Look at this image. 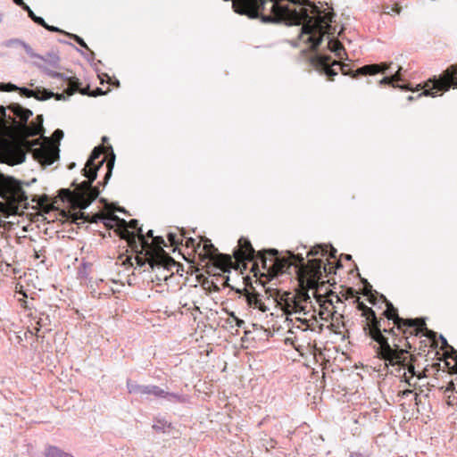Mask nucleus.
<instances>
[{
  "label": "nucleus",
  "mask_w": 457,
  "mask_h": 457,
  "mask_svg": "<svg viewBox=\"0 0 457 457\" xmlns=\"http://www.w3.org/2000/svg\"><path fill=\"white\" fill-rule=\"evenodd\" d=\"M303 311L304 308L299 303H295V312H301Z\"/></svg>",
  "instance_id": "864d4df0"
},
{
  "label": "nucleus",
  "mask_w": 457,
  "mask_h": 457,
  "mask_svg": "<svg viewBox=\"0 0 457 457\" xmlns=\"http://www.w3.org/2000/svg\"><path fill=\"white\" fill-rule=\"evenodd\" d=\"M151 251V246L147 249V250H143V248L141 249V253H143V252H145V255L147 257V260H145L143 257H140V256H137L136 257V262H137V264L139 266V267H143L145 265V263H148L149 264V260L151 257H154L153 254H151L150 253Z\"/></svg>",
  "instance_id": "e433bc0d"
},
{
  "label": "nucleus",
  "mask_w": 457,
  "mask_h": 457,
  "mask_svg": "<svg viewBox=\"0 0 457 457\" xmlns=\"http://www.w3.org/2000/svg\"><path fill=\"white\" fill-rule=\"evenodd\" d=\"M126 385L129 394L143 395L144 385H139L131 379H128Z\"/></svg>",
  "instance_id": "2f4dec72"
},
{
  "label": "nucleus",
  "mask_w": 457,
  "mask_h": 457,
  "mask_svg": "<svg viewBox=\"0 0 457 457\" xmlns=\"http://www.w3.org/2000/svg\"><path fill=\"white\" fill-rule=\"evenodd\" d=\"M117 212L125 213V212H126V210H125V208H124V207H119V208L117 209Z\"/></svg>",
  "instance_id": "774afa93"
},
{
  "label": "nucleus",
  "mask_w": 457,
  "mask_h": 457,
  "mask_svg": "<svg viewBox=\"0 0 457 457\" xmlns=\"http://www.w3.org/2000/svg\"><path fill=\"white\" fill-rule=\"evenodd\" d=\"M40 60L44 61L53 68H60V56L54 52L47 53L45 56L43 55V59Z\"/></svg>",
  "instance_id": "393cba45"
},
{
  "label": "nucleus",
  "mask_w": 457,
  "mask_h": 457,
  "mask_svg": "<svg viewBox=\"0 0 457 457\" xmlns=\"http://www.w3.org/2000/svg\"><path fill=\"white\" fill-rule=\"evenodd\" d=\"M28 196L21 181L0 173V212L8 216L18 211L19 204L26 203Z\"/></svg>",
  "instance_id": "7ed1b4c3"
},
{
  "label": "nucleus",
  "mask_w": 457,
  "mask_h": 457,
  "mask_svg": "<svg viewBox=\"0 0 457 457\" xmlns=\"http://www.w3.org/2000/svg\"><path fill=\"white\" fill-rule=\"evenodd\" d=\"M310 263L316 273V275H321L324 273H331V269H328L326 265L323 264V261L320 259H314L310 261Z\"/></svg>",
  "instance_id": "b1692460"
},
{
  "label": "nucleus",
  "mask_w": 457,
  "mask_h": 457,
  "mask_svg": "<svg viewBox=\"0 0 457 457\" xmlns=\"http://www.w3.org/2000/svg\"><path fill=\"white\" fill-rule=\"evenodd\" d=\"M350 457H362L360 453H351Z\"/></svg>",
  "instance_id": "0e129e2a"
},
{
  "label": "nucleus",
  "mask_w": 457,
  "mask_h": 457,
  "mask_svg": "<svg viewBox=\"0 0 457 457\" xmlns=\"http://www.w3.org/2000/svg\"><path fill=\"white\" fill-rule=\"evenodd\" d=\"M270 257L269 266L270 269L267 271H274L275 273H283L287 271L292 265L304 264V258L301 253L295 254L293 252L288 253V258L281 257L278 255V251L275 248H270L268 250Z\"/></svg>",
  "instance_id": "1a4fd4ad"
},
{
  "label": "nucleus",
  "mask_w": 457,
  "mask_h": 457,
  "mask_svg": "<svg viewBox=\"0 0 457 457\" xmlns=\"http://www.w3.org/2000/svg\"><path fill=\"white\" fill-rule=\"evenodd\" d=\"M310 61L316 70L325 74L330 79H333V78L337 75V72L333 69V66L340 64L337 61L331 62L330 56L323 55L316 52L311 57Z\"/></svg>",
  "instance_id": "f8f14e48"
},
{
  "label": "nucleus",
  "mask_w": 457,
  "mask_h": 457,
  "mask_svg": "<svg viewBox=\"0 0 457 457\" xmlns=\"http://www.w3.org/2000/svg\"><path fill=\"white\" fill-rule=\"evenodd\" d=\"M154 243L158 247V251L160 252V256L151 257L149 262V266L152 270L157 268L158 270L162 269L169 270L170 266H176L177 263L173 258L168 255L164 250L163 246H166L165 241L162 237L158 236L154 237Z\"/></svg>",
  "instance_id": "9b49d317"
},
{
  "label": "nucleus",
  "mask_w": 457,
  "mask_h": 457,
  "mask_svg": "<svg viewBox=\"0 0 457 457\" xmlns=\"http://www.w3.org/2000/svg\"><path fill=\"white\" fill-rule=\"evenodd\" d=\"M87 179L80 183L73 181L72 187L74 190L62 189L69 196V200L74 205L75 208L79 211L86 210L100 195V190L97 187H93V182L97 177V168H93L92 173H83ZM77 219H84L85 213L79 212L77 213Z\"/></svg>",
  "instance_id": "f03ea898"
},
{
  "label": "nucleus",
  "mask_w": 457,
  "mask_h": 457,
  "mask_svg": "<svg viewBox=\"0 0 457 457\" xmlns=\"http://www.w3.org/2000/svg\"><path fill=\"white\" fill-rule=\"evenodd\" d=\"M269 13L262 15V23H285L287 25H300V37L307 35L306 43L313 51L321 45L324 36H334L337 27L336 14L333 9L318 6L311 0H265Z\"/></svg>",
  "instance_id": "f257e3e1"
},
{
  "label": "nucleus",
  "mask_w": 457,
  "mask_h": 457,
  "mask_svg": "<svg viewBox=\"0 0 457 457\" xmlns=\"http://www.w3.org/2000/svg\"><path fill=\"white\" fill-rule=\"evenodd\" d=\"M53 98H55L56 100H65V96L63 94L61 93H54Z\"/></svg>",
  "instance_id": "5fc2aeb1"
},
{
  "label": "nucleus",
  "mask_w": 457,
  "mask_h": 457,
  "mask_svg": "<svg viewBox=\"0 0 457 457\" xmlns=\"http://www.w3.org/2000/svg\"><path fill=\"white\" fill-rule=\"evenodd\" d=\"M393 64V62H381L379 63L378 65H380V69L381 70H385V73L390 69L391 65Z\"/></svg>",
  "instance_id": "3c124183"
},
{
  "label": "nucleus",
  "mask_w": 457,
  "mask_h": 457,
  "mask_svg": "<svg viewBox=\"0 0 457 457\" xmlns=\"http://www.w3.org/2000/svg\"><path fill=\"white\" fill-rule=\"evenodd\" d=\"M341 71L344 75H348L352 78H357L360 75H375L378 73H385V70L380 69V65L378 64H367L358 68L355 71L348 69V64L341 65Z\"/></svg>",
  "instance_id": "4468645a"
},
{
  "label": "nucleus",
  "mask_w": 457,
  "mask_h": 457,
  "mask_svg": "<svg viewBox=\"0 0 457 457\" xmlns=\"http://www.w3.org/2000/svg\"><path fill=\"white\" fill-rule=\"evenodd\" d=\"M63 136H64L63 131L60 129H57L54 131L52 137H53V139L59 142L61 139H62Z\"/></svg>",
  "instance_id": "c03bdc74"
},
{
  "label": "nucleus",
  "mask_w": 457,
  "mask_h": 457,
  "mask_svg": "<svg viewBox=\"0 0 457 457\" xmlns=\"http://www.w3.org/2000/svg\"><path fill=\"white\" fill-rule=\"evenodd\" d=\"M104 94H105V92H104V91H103V89H102V88L97 87V88H96V94L95 96H97V95H104Z\"/></svg>",
  "instance_id": "e2e57ef3"
},
{
  "label": "nucleus",
  "mask_w": 457,
  "mask_h": 457,
  "mask_svg": "<svg viewBox=\"0 0 457 457\" xmlns=\"http://www.w3.org/2000/svg\"><path fill=\"white\" fill-rule=\"evenodd\" d=\"M440 340H441L443 347L450 349V352L448 353L447 357L451 358L453 360H456L457 359V351L453 346L449 345L447 340L445 339V337L444 336L440 335Z\"/></svg>",
  "instance_id": "f704fd0d"
},
{
  "label": "nucleus",
  "mask_w": 457,
  "mask_h": 457,
  "mask_svg": "<svg viewBox=\"0 0 457 457\" xmlns=\"http://www.w3.org/2000/svg\"><path fill=\"white\" fill-rule=\"evenodd\" d=\"M65 34L69 37L74 39L77 42V44H79L81 47L87 49V55L90 56L91 58H94L95 53L88 48L87 45L86 44V42L84 41V39L82 37H80L79 36H78L76 34H71V33H65Z\"/></svg>",
  "instance_id": "473e14b6"
},
{
  "label": "nucleus",
  "mask_w": 457,
  "mask_h": 457,
  "mask_svg": "<svg viewBox=\"0 0 457 457\" xmlns=\"http://www.w3.org/2000/svg\"><path fill=\"white\" fill-rule=\"evenodd\" d=\"M21 8L28 12L29 17L35 23H37V25H46V21L42 17L37 16L26 3L25 5H23Z\"/></svg>",
  "instance_id": "72a5a7b5"
},
{
  "label": "nucleus",
  "mask_w": 457,
  "mask_h": 457,
  "mask_svg": "<svg viewBox=\"0 0 457 457\" xmlns=\"http://www.w3.org/2000/svg\"><path fill=\"white\" fill-rule=\"evenodd\" d=\"M21 46L23 47V49L25 50L27 54L29 56H30L31 58L43 59V55L38 54L36 52H34L32 47L29 45H28L27 43H25V42L21 43Z\"/></svg>",
  "instance_id": "4c0bfd02"
},
{
  "label": "nucleus",
  "mask_w": 457,
  "mask_h": 457,
  "mask_svg": "<svg viewBox=\"0 0 457 457\" xmlns=\"http://www.w3.org/2000/svg\"><path fill=\"white\" fill-rule=\"evenodd\" d=\"M0 88L5 92H13V91H17L18 86H16L15 84H12V82L0 83Z\"/></svg>",
  "instance_id": "ea45409f"
},
{
  "label": "nucleus",
  "mask_w": 457,
  "mask_h": 457,
  "mask_svg": "<svg viewBox=\"0 0 457 457\" xmlns=\"http://www.w3.org/2000/svg\"><path fill=\"white\" fill-rule=\"evenodd\" d=\"M43 127V115H37L36 118V122L26 125V134L29 137H34L37 135H40L44 132Z\"/></svg>",
  "instance_id": "aec40b11"
},
{
  "label": "nucleus",
  "mask_w": 457,
  "mask_h": 457,
  "mask_svg": "<svg viewBox=\"0 0 457 457\" xmlns=\"http://www.w3.org/2000/svg\"><path fill=\"white\" fill-rule=\"evenodd\" d=\"M17 92H19V94L21 96H24L27 98L33 97V96L35 95V90L28 88L26 87H18Z\"/></svg>",
  "instance_id": "58836bf2"
},
{
  "label": "nucleus",
  "mask_w": 457,
  "mask_h": 457,
  "mask_svg": "<svg viewBox=\"0 0 457 457\" xmlns=\"http://www.w3.org/2000/svg\"><path fill=\"white\" fill-rule=\"evenodd\" d=\"M164 394V390L155 385H144L143 395H153L157 398H161Z\"/></svg>",
  "instance_id": "bb28decb"
},
{
  "label": "nucleus",
  "mask_w": 457,
  "mask_h": 457,
  "mask_svg": "<svg viewBox=\"0 0 457 457\" xmlns=\"http://www.w3.org/2000/svg\"><path fill=\"white\" fill-rule=\"evenodd\" d=\"M112 167H113V162H109L107 164L108 170H107V172H106V174L104 176L105 183H107V181L109 180V179L112 176Z\"/></svg>",
  "instance_id": "09e8293b"
},
{
  "label": "nucleus",
  "mask_w": 457,
  "mask_h": 457,
  "mask_svg": "<svg viewBox=\"0 0 457 457\" xmlns=\"http://www.w3.org/2000/svg\"><path fill=\"white\" fill-rule=\"evenodd\" d=\"M26 159V155L23 152H21L16 160L13 162V164H20V163H22Z\"/></svg>",
  "instance_id": "8fccbe9b"
},
{
  "label": "nucleus",
  "mask_w": 457,
  "mask_h": 457,
  "mask_svg": "<svg viewBox=\"0 0 457 457\" xmlns=\"http://www.w3.org/2000/svg\"><path fill=\"white\" fill-rule=\"evenodd\" d=\"M411 394H413V391L410 390V389H406L403 392V395L405 396H408L409 395H411Z\"/></svg>",
  "instance_id": "680f3d73"
},
{
  "label": "nucleus",
  "mask_w": 457,
  "mask_h": 457,
  "mask_svg": "<svg viewBox=\"0 0 457 457\" xmlns=\"http://www.w3.org/2000/svg\"><path fill=\"white\" fill-rule=\"evenodd\" d=\"M18 6H20L21 8L25 5V3L23 0H12Z\"/></svg>",
  "instance_id": "13d9d810"
},
{
  "label": "nucleus",
  "mask_w": 457,
  "mask_h": 457,
  "mask_svg": "<svg viewBox=\"0 0 457 457\" xmlns=\"http://www.w3.org/2000/svg\"><path fill=\"white\" fill-rule=\"evenodd\" d=\"M122 227H127L132 229H137V236L138 237V243L143 248V250H147L150 247V243L147 241L146 237L143 234L142 227H138V220L136 219L130 220L127 222L126 225H121Z\"/></svg>",
  "instance_id": "6ab92c4d"
},
{
  "label": "nucleus",
  "mask_w": 457,
  "mask_h": 457,
  "mask_svg": "<svg viewBox=\"0 0 457 457\" xmlns=\"http://www.w3.org/2000/svg\"><path fill=\"white\" fill-rule=\"evenodd\" d=\"M21 43H24L23 41L20 40V39H10L8 40L6 43H5V46H21Z\"/></svg>",
  "instance_id": "de8ad7c7"
},
{
  "label": "nucleus",
  "mask_w": 457,
  "mask_h": 457,
  "mask_svg": "<svg viewBox=\"0 0 457 457\" xmlns=\"http://www.w3.org/2000/svg\"><path fill=\"white\" fill-rule=\"evenodd\" d=\"M328 246L326 245H317L313 247H312L308 253H307V255H311V256H316L318 254H320L322 256H325V255H328Z\"/></svg>",
  "instance_id": "c756f323"
},
{
  "label": "nucleus",
  "mask_w": 457,
  "mask_h": 457,
  "mask_svg": "<svg viewBox=\"0 0 457 457\" xmlns=\"http://www.w3.org/2000/svg\"><path fill=\"white\" fill-rule=\"evenodd\" d=\"M398 87L402 88V89H405V90H412L411 87H406L405 85H397Z\"/></svg>",
  "instance_id": "69168bd1"
},
{
  "label": "nucleus",
  "mask_w": 457,
  "mask_h": 457,
  "mask_svg": "<svg viewBox=\"0 0 457 457\" xmlns=\"http://www.w3.org/2000/svg\"><path fill=\"white\" fill-rule=\"evenodd\" d=\"M267 253L269 254L268 250L256 252L251 242L245 237H241L238 240V247L233 252V255L237 260L260 262L262 268L266 270L270 269V267H268L270 258L266 256Z\"/></svg>",
  "instance_id": "6e6552de"
},
{
  "label": "nucleus",
  "mask_w": 457,
  "mask_h": 457,
  "mask_svg": "<svg viewBox=\"0 0 457 457\" xmlns=\"http://www.w3.org/2000/svg\"><path fill=\"white\" fill-rule=\"evenodd\" d=\"M357 308L359 311H361L362 315L366 317L367 327H369L368 334L379 345L381 356H387V358L392 356L391 345L388 343V338L383 335L381 330V321L377 318L374 310L368 307L363 303H359Z\"/></svg>",
  "instance_id": "39448f33"
},
{
  "label": "nucleus",
  "mask_w": 457,
  "mask_h": 457,
  "mask_svg": "<svg viewBox=\"0 0 457 457\" xmlns=\"http://www.w3.org/2000/svg\"><path fill=\"white\" fill-rule=\"evenodd\" d=\"M7 110L11 112L17 119L23 123L24 132L26 133V125L29 119L33 115V112L26 107H23L18 103H12L7 106Z\"/></svg>",
  "instance_id": "2eb2a0df"
},
{
  "label": "nucleus",
  "mask_w": 457,
  "mask_h": 457,
  "mask_svg": "<svg viewBox=\"0 0 457 457\" xmlns=\"http://www.w3.org/2000/svg\"><path fill=\"white\" fill-rule=\"evenodd\" d=\"M230 317L235 320L237 327L242 328L245 325V321L237 317L234 312L230 313Z\"/></svg>",
  "instance_id": "a18cd8bd"
},
{
  "label": "nucleus",
  "mask_w": 457,
  "mask_h": 457,
  "mask_svg": "<svg viewBox=\"0 0 457 457\" xmlns=\"http://www.w3.org/2000/svg\"><path fill=\"white\" fill-rule=\"evenodd\" d=\"M195 239L193 237H188L186 239V245L187 247L194 246L195 245Z\"/></svg>",
  "instance_id": "603ef678"
},
{
  "label": "nucleus",
  "mask_w": 457,
  "mask_h": 457,
  "mask_svg": "<svg viewBox=\"0 0 457 457\" xmlns=\"http://www.w3.org/2000/svg\"><path fill=\"white\" fill-rule=\"evenodd\" d=\"M167 237L172 245L178 246L179 245L182 244L184 235L183 234L178 235L176 233L170 232V233H168Z\"/></svg>",
  "instance_id": "c9c22d12"
},
{
  "label": "nucleus",
  "mask_w": 457,
  "mask_h": 457,
  "mask_svg": "<svg viewBox=\"0 0 457 457\" xmlns=\"http://www.w3.org/2000/svg\"><path fill=\"white\" fill-rule=\"evenodd\" d=\"M171 428V423L168 422L164 419H156L155 422L153 425V429H154L156 432L160 433H165L167 428Z\"/></svg>",
  "instance_id": "c85d7f7f"
},
{
  "label": "nucleus",
  "mask_w": 457,
  "mask_h": 457,
  "mask_svg": "<svg viewBox=\"0 0 457 457\" xmlns=\"http://www.w3.org/2000/svg\"><path fill=\"white\" fill-rule=\"evenodd\" d=\"M245 298L250 307L258 309L262 312H265L269 310V308L262 302V295L256 291H246Z\"/></svg>",
  "instance_id": "a211bd4d"
},
{
  "label": "nucleus",
  "mask_w": 457,
  "mask_h": 457,
  "mask_svg": "<svg viewBox=\"0 0 457 457\" xmlns=\"http://www.w3.org/2000/svg\"><path fill=\"white\" fill-rule=\"evenodd\" d=\"M101 222H103L106 227H112L114 225H126L127 221L124 219H120L115 214H108L104 215L101 218Z\"/></svg>",
  "instance_id": "4be33fe9"
},
{
  "label": "nucleus",
  "mask_w": 457,
  "mask_h": 457,
  "mask_svg": "<svg viewBox=\"0 0 457 457\" xmlns=\"http://www.w3.org/2000/svg\"><path fill=\"white\" fill-rule=\"evenodd\" d=\"M34 65L36 67H37L43 73H45L48 77H51L54 79H59L63 81H66L69 86V88L67 90V93L69 96H71L81 86V82L76 77H69L64 73L54 71L49 69L46 65L42 64V63L34 62Z\"/></svg>",
  "instance_id": "ddd939ff"
},
{
  "label": "nucleus",
  "mask_w": 457,
  "mask_h": 457,
  "mask_svg": "<svg viewBox=\"0 0 457 457\" xmlns=\"http://www.w3.org/2000/svg\"><path fill=\"white\" fill-rule=\"evenodd\" d=\"M161 398L165 399L169 403H185L187 402V397L182 394L179 393H170L164 390V394H162V396Z\"/></svg>",
  "instance_id": "412c9836"
},
{
  "label": "nucleus",
  "mask_w": 457,
  "mask_h": 457,
  "mask_svg": "<svg viewBox=\"0 0 457 457\" xmlns=\"http://www.w3.org/2000/svg\"><path fill=\"white\" fill-rule=\"evenodd\" d=\"M34 258L35 259H39L40 258V254H39V253L37 250H34Z\"/></svg>",
  "instance_id": "338daca9"
},
{
  "label": "nucleus",
  "mask_w": 457,
  "mask_h": 457,
  "mask_svg": "<svg viewBox=\"0 0 457 457\" xmlns=\"http://www.w3.org/2000/svg\"><path fill=\"white\" fill-rule=\"evenodd\" d=\"M386 303V309L384 311L383 315L389 320H393L394 324L399 330L404 334L408 328H413L415 336L421 334L429 338H435L436 333L427 328L425 320L422 319H403L398 315V311L394 307L393 303L389 302L383 295H381Z\"/></svg>",
  "instance_id": "20e7f679"
},
{
  "label": "nucleus",
  "mask_w": 457,
  "mask_h": 457,
  "mask_svg": "<svg viewBox=\"0 0 457 457\" xmlns=\"http://www.w3.org/2000/svg\"><path fill=\"white\" fill-rule=\"evenodd\" d=\"M383 331H384L385 333L389 334V335H393V336L395 335V331H394V329H393V328H389V329L384 328V330H383Z\"/></svg>",
  "instance_id": "052dcab7"
},
{
  "label": "nucleus",
  "mask_w": 457,
  "mask_h": 457,
  "mask_svg": "<svg viewBox=\"0 0 457 457\" xmlns=\"http://www.w3.org/2000/svg\"><path fill=\"white\" fill-rule=\"evenodd\" d=\"M31 145V153L43 167L52 165L60 158V150L48 137H44V142L40 139H35L29 142Z\"/></svg>",
  "instance_id": "0eeeda50"
},
{
  "label": "nucleus",
  "mask_w": 457,
  "mask_h": 457,
  "mask_svg": "<svg viewBox=\"0 0 457 457\" xmlns=\"http://www.w3.org/2000/svg\"><path fill=\"white\" fill-rule=\"evenodd\" d=\"M329 248H330V253L328 254L330 258H335L336 257V253H337V250L332 246V245H329Z\"/></svg>",
  "instance_id": "4d7b16f0"
},
{
  "label": "nucleus",
  "mask_w": 457,
  "mask_h": 457,
  "mask_svg": "<svg viewBox=\"0 0 457 457\" xmlns=\"http://www.w3.org/2000/svg\"><path fill=\"white\" fill-rule=\"evenodd\" d=\"M103 216L100 214H95L94 217L89 220L90 222H98L101 221V218Z\"/></svg>",
  "instance_id": "6e6d98bb"
},
{
  "label": "nucleus",
  "mask_w": 457,
  "mask_h": 457,
  "mask_svg": "<svg viewBox=\"0 0 457 457\" xmlns=\"http://www.w3.org/2000/svg\"><path fill=\"white\" fill-rule=\"evenodd\" d=\"M34 90L35 95L33 96V97L37 101H46L53 98L54 92L51 90L39 87H36Z\"/></svg>",
  "instance_id": "5701e85b"
},
{
  "label": "nucleus",
  "mask_w": 457,
  "mask_h": 457,
  "mask_svg": "<svg viewBox=\"0 0 457 457\" xmlns=\"http://www.w3.org/2000/svg\"><path fill=\"white\" fill-rule=\"evenodd\" d=\"M328 47L330 51L334 52L336 55L339 58L342 57V54H345V48L342 46V44L339 41L336 40L335 38H330L328 40Z\"/></svg>",
  "instance_id": "cd10ccee"
},
{
  "label": "nucleus",
  "mask_w": 457,
  "mask_h": 457,
  "mask_svg": "<svg viewBox=\"0 0 457 457\" xmlns=\"http://www.w3.org/2000/svg\"><path fill=\"white\" fill-rule=\"evenodd\" d=\"M102 154V148L100 146L95 147L91 152L89 158L87 159L83 173H92L93 168H99L104 164V159L101 160L97 164L95 163L96 160L98 159Z\"/></svg>",
  "instance_id": "f3484780"
},
{
  "label": "nucleus",
  "mask_w": 457,
  "mask_h": 457,
  "mask_svg": "<svg viewBox=\"0 0 457 457\" xmlns=\"http://www.w3.org/2000/svg\"><path fill=\"white\" fill-rule=\"evenodd\" d=\"M173 266H170V269L169 270H158L157 268H155L154 270H156L158 273L156 274V279L161 281V280H166L168 278V275H163L162 272H164V271H170V269L172 268Z\"/></svg>",
  "instance_id": "79ce46f5"
},
{
  "label": "nucleus",
  "mask_w": 457,
  "mask_h": 457,
  "mask_svg": "<svg viewBox=\"0 0 457 457\" xmlns=\"http://www.w3.org/2000/svg\"><path fill=\"white\" fill-rule=\"evenodd\" d=\"M46 457H73L56 446H49L46 449Z\"/></svg>",
  "instance_id": "7c9ffc66"
},
{
  "label": "nucleus",
  "mask_w": 457,
  "mask_h": 457,
  "mask_svg": "<svg viewBox=\"0 0 457 457\" xmlns=\"http://www.w3.org/2000/svg\"><path fill=\"white\" fill-rule=\"evenodd\" d=\"M451 87L457 88V65H451L439 77L434 76L428 79L423 92L418 97L422 96L435 97L437 93L446 92Z\"/></svg>",
  "instance_id": "423d86ee"
},
{
  "label": "nucleus",
  "mask_w": 457,
  "mask_h": 457,
  "mask_svg": "<svg viewBox=\"0 0 457 457\" xmlns=\"http://www.w3.org/2000/svg\"><path fill=\"white\" fill-rule=\"evenodd\" d=\"M403 68L401 66H398L397 67V71H395V74H393L392 76H386L384 77L380 81H379V84L380 85H387V84H392L394 87H395L394 85L395 82H398V81H402V77H401V71H402Z\"/></svg>",
  "instance_id": "a878e982"
},
{
  "label": "nucleus",
  "mask_w": 457,
  "mask_h": 457,
  "mask_svg": "<svg viewBox=\"0 0 457 457\" xmlns=\"http://www.w3.org/2000/svg\"><path fill=\"white\" fill-rule=\"evenodd\" d=\"M41 26L51 32L65 33L63 30L59 29L58 27L49 25L46 22V25H41Z\"/></svg>",
  "instance_id": "37998d69"
},
{
  "label": "nucleus",
  "mask_w": 457,
  "mask_h": 457,
  "mask_svg": "<svg viewBox=\"0 0 457 457\" xmlns=\"http://www.w3.org/2000/svg\"><path fill=\"white\" fill-rule=\"evenodd\" d=\"M125 234H126V237H128V240H129V242H131V241H132V242L135 244V246H136V247H137V241H136V235H135V233H134V232H130V231H129L128 229H126Z\"/></svg>",
  "instance_id": "49530a36"
},
{
  "label": "nucleus",
  "mask_w": 457,
  "mask_h": 457,
  "mask_svg": "<svg viewBox=\"0 0 457 457\" xmlns=\"http://www.w3.org/2000/svg\"><path fill=\"white\" fill-rule=\"evenodd\" d=\"M204 248L206 251H209L210 248V250L217 254L216 262L218 268H220L224 272L229 271L232 265V259L230 255L218 253L217 249L212 243L206 244Z\"/></svg>",
  "instance_id": "dca6fc26"
},
{
  "label": "nucleus",
  "mask_w": 457,
  "mask_h": 457,
  "mask_svg": "<svg viewBox=\"0 0 457 457\" xmlns=\"http://www.w3.org/2000/svg\"><path fill=\"white\" fill-rule=\"evenodd\" d=\"M154 231L152 229L148 230L147 233H146V236H145L146 237V239L148 240V237H153L154 238Z\"/></svg>",
  "instance_id": "bf43d9fd"
},
{
  "label": "nucleus",
  "mask_w": 457,
  "mask_h": 457,
  "mask_svg": "<svg viewBox=\"0 0 457 457\" xmlns=\"http://www.w3.org/2000/svg\"><path fill=\"white\" fill-rule=\"evenodd\" d=\"M385 12L388 14H391L392 12L399 14L401 12V7L398 4H395L392 6H386Z\"/></svg>",
  "instance_id": "a19ab883"
},
{
  "label": "nucleus",
  "mask_w": 457,
  "mask_h": 457,
  "mask_svg": "<svg viewBox=\"0 0 457 457\" xmlns=\"http://www.w3.org/2000/svg\"><path fill=\"white\" fill-rule=\"evenodd\" d=\"M395 348L391 347L392 356L383 357L380 354L379 345L376 349L377 355L379 359L384 360L386 365L390 366H401L404 369H407L408 372L411 375V378L416 375L415 367L412 363V360L411 356L408 355V351L406 349H402L398 345H395Z\"/></svg>",
  "instance_id": "9d476101"
}]
</instances>
